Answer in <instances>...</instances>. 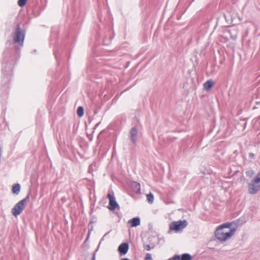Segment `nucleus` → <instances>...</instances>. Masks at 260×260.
Here are the masks:
<instances>
[{"label": "nucleus", "instance_id": "f257e3e1", "mask_svg": "<svg viewBox=\"0 0 260 260\" xmlns=\"http://www.w3.org/2000/svg\"><path fill=\"white\" fill-rule=\"evenodd\" d=\"M26 30L17 23L13 32V43L9 42V47L4 52L2 60V79L0 88V97L4 101L8 99L9 84L13 75V70L20 56V52L23 46Z\"/></svg>", "mask_w": 260, "mask_h": 260}, {"label": "nucleus", "instance_id": "f03ea898", "mask_svg": "<svg viewBox=\"0 0 260 260\" xmlns=\"http://www.w3.org/2000/svg\"><path fill=\"white\" fill-rule=\"evenodd\" d=\"M232 222H226L219 225L215 230V237L220 242H224L231 238L235 234L237 225L231 228Z\"/></svg>", "mask_w": 260, "mask_h": 260}, {"label": "nucleus", "instance_id": "7ed1b4c3", "mask_svg": "<svg viewBox=\"0 0 260 260\" xmlns=\"http://www.w3.org/2000/svg\"><path fill=\"white\" fill-rule=\"evenodd\" d=\"M98 36L96 39L99 41V39L102 37V41L104 45L108 46L111 42L113 37L111 36V30L109 26H104V29H103L101 26H99V31L98 32Z\"/></svg>", "mask_w": 260, "mask_h": 260}, {"label": "nucleus", "instance_id": "20e7f679", "mask_svg": "<svg viewBox=\"0 0 260 260\" xmlns=\"http://www.w3.org/2000/svg\"><path fill=\"white\" fill-rule=\"evenodd\" d=\"M30 193L31 190L29 189V192L26 197L24 199L18 202L12 209L11 213L15 217H16L22 212L23 210L26 206V202L29 199Z\"/></svg>", "mask_w": 260, "mask_h": 260}, {"label": "nucleus", "instance_id": "39448f33", "mask_svg": "<svg viewBox=\"0 0 260 260\" xmlns=\"http://www.w3.org/2000/svg\"><path fill=\"white\" fill-rule=\"evenodd\" d=\"M188 223L186 220H179V221H173L169 225V230L171 231L179 232L187 226Z\"/></svg>", "mask_w": 260, "mask_h": 260}, {"label": "nucleus", "instance_id": "423d86ee", "mask_svg": "<svg viewBox=\"0 0 260 260\" xmlns=\"http://www.w3.org/2000/svg\"><path fill=\"white\" fill-rule=\"evenodd\" d=\"M107 197L109 200V205L108 206V208L111 211H114L116 209H119L120 207L116 201V199L114 196V194H111V193H108L107 195Z\"/></svg>", "mask_w": 260, "mask_h": 260}, {"label": "nucleus", "instance_id": "0eeeda50", "mask_svg": "<svg viewBox=\"0 0 260 260\" xmlns=\"http://www.w3.org/2000/svg\"><path fill=\"white\" fill-rule=\"evenodd\" d=\"M138 135V129L137 127L136 126L132 127L129 132V138L134 144H136L137 142Z\"/></svg>", "mask_w": 260, "mask_h": 260}, {"label": "nucleus", "instance_id": "6e6552de", "mask_svg": "<svg viewBox=\"0 0 260 260\" xmlns=\"http://www.w3.org/2000/svg\"><path fill=\"white\" fill-rule=\"evenodd\" d=\"M260 189V184L254 183L253 182L248 184V191L249 193L251 194H256Z\"/></svg>", "mask_w": 260, "mask_h": 260}, {"label": "nucleus", "instance_id": "1a4fd4ad", "mask_svg": "<svg viewBox=\"0 0 260 260\" xmlns=\"http://www.w3.org/2000/svg\"><path fill=\"white\" fill-rule=\"evenodd\" d=\"M129 249L128 243H123L121 244L118 247V251L120 255H124L126 254Z\"/></svg>", "mask_w": 260, "mask_h": 260}, {"label": "nucleus", "instance_id": "9d476101", "mask_svg": "<svg viewBox=\"0 0 260 260\" xmlns=\"http://www.w3.org/2000/svg\"><path fill=\"white\" fill-rule=\"evenodd\" d=\"M128 223L131 224V227H137L141 223V219L139 217H136L128 221Z\"/></svg>", "mask_w": 260, "mask_h": 260}, {"label": "nucleus", "instance_id": "9b49d317", "mask_svg": "<svg viewBox=\"0 0 260 260\" xmlns=\"http://www.w3.org/2000/svg\"><path fill=\"white\" fill-rule=\"evenodd\" d=\"M131 188L136 193L139 194L141 193V187L139 183L133 181L131 184Z\"/></svg>", "mask_w": 260, "mask_h": 260}, {"label": "nucleus", "instance_id": "f8f14e48", "mask_svg": "<svg viewBox=\"0 0 260 260\" xmlns=\"http://www.w3.org/2000/svg\"><path fill=\"white\" fill-rule=\"evenodd\" d=\"M253 127L255 129H260V116L252 121Z\"/></svg>", "mask_w": 260, "mask_h": 260}, {"label": "nucleus", "instance_id": "ddd939ff", "mask_svg": "<svg viewBox=\"0 0 260 260\" xmlns=\"http://www.w3.org/2000/svg\"><path fill=\"white\" fill-rule=\"evenodd\" d=\"M21 189L20 184L19 183H15L12 185V191L15 194H18L20 192Z\"/></svg>", "mask_w": 260, "mask_h": 260}, {"label": "nucleus", "instance_id": "4468645a", "mask_svg": "<svg viewBox=\"0 0 260 260\" xmlns=\"http://www.w3.org/2000/svg\"><path fill=\"white\" fill-rule=\"evenodd\" d=\"M214 85V82L212 80L207 81L204 83V88L206 90H210Z\"/></svg>", "mask_w": 260, "mask_h": 260}, {"label": "nucleus", "instance_id": "2eb2a0df", "mask_svg": "<svg viewBox=\"0 0 260 260\" xmlns=\"http://www.w3.org/2000/svg\"><path fill=\"white\" fill-rule=\"evenodd\" d=\"M192 256L189 253H183L181 255H179V260H191Z\"/></svg>", "mask_w": 260, "mask_h": 260}, {"label": "nucleus", "instance_id": "dca6fc26", "mask_svg": "<svg viewBox=\"0 0 260 260\" xmlns=\"http://www.w3.org/2000/svg\"><path fill=\"white\" fill-rule=\"evenodd\" d=\"M77 114L79 117H81L84 115V108L82 106H79L77 108Z\"/></svg>", "mask_w": 260, "mask_h": 260}, {"label": "nucleus", "instance_id": "f3484780", "mask_svg": "<svg viewBox=\"0 0 260 260\" xmlns=\"http://www.w3.org/2000/svg\"><path fill=\"white\" fill-rule=\"evenodd\" d=\"M147 200L148 202L150 204H152L154 201V195L152 192H149L147 194Z\"/></svg>", "mask_w": 260, "mask_h": 260}, {"label": "nucleus", "instance_id": "a211bd4d", "mask_svg": "<svg viewBox=\"0 0 260 260\" xmlns=\"http://www.w3.org/2000/svg\"><path fill=\"white\" fill-rule=\"evenodd\" d=\"M251 181L257 184L260 183V172L257 173V175L251 180Z\"/></svg>", "mask_w": 260, "mask_h": 260}, {"label": "nucleus", "instance_id": "6ab92c4d", "mask_svg": "<svg viewBox=\"0 0 260 260\" xmlns=\"http://www.w3.org/2000/svg\"><path fill=\"white\" fill-rule=\"evenodd\" d=\"M143 247H144V248L147 250V251H149L151 250V248H154V247H155V245L154 244H151V245H149V244H143Z\"/></svg>", "mask_w": 260, "mask_h": 260}, {"label": "nucleus", "instance_id": "aec40b11", "mask_svg": "<svg viewBox=\"0 0 260 260\" xmlns=\"http://www.w3.org/2000/svg\"><path fill=\"white\" fill-rule=\"evenodd\" d=\"M245 174L247 177H251L255 174V172L253 170L250 169L246 171Z\"/></svg>", "mask_w": 260, "mask_h": 260}, {"label": "nucleus", "instance_id": "412c9836", "mask_svg": "<svg viewBox=\"0 0 260 260\" xmlns=\"http://www.w3.org/2000/svg\"><path fill=\"white\" fill-rule=\"evenodd\" d=\"M26 2L27 0H18V5L20 7H23L26 5Z\"/></svg>", "mask_w": 260, "mask_h": 260}, {"label": "nucleus", "instance_id": "4be33fe9", "mask_svg": "<svg viewBox=\"0 0 260 260\" xmlns=\"http://www.w3.org/2000/svg\"><path fill=\"white\" fill-rule=\"evenodd\" d=\"M54 56L55 57V58L57 60V64H58V56L59 55V51L58 50V49H56L54 51Z\"/></svg>", "mask_w": 260, "mask_h": 260}, {"label": "nucleus", "instance_id": "5701e85b", "mask_svg": "<svg viewBox=\"0 0 260 260\" xmlns=\"http://www.w3.org/2000/svg\"><path fill=\"white\" fill-rule=\"evenodd\" d=\"M247 118H243V119H240L241 121H244V123L242 124V125L243 126V130H244L246 127L247 124Z\"/></svg>", "mask_w": 260, "mask_h": 260}, {"label": "nucleus", "instance_id": "b1692460", "mask_svg": "<svg viewBox=\"0 0 260 260\" xmlns=\"http://www.w3.org/2000/svg\"><path fill=\"white\" fill-rule=\"evenodd\" d=\"M144 260H152L151 254L149 253H147Z\"/></svg>", "mask_w": 260, "mask_h": 260}, {"label": "nucleus", "instance_id": "393cba45", "mask_svg": "<svg viewBox=\"0 0 260 260\" xmlns=\"http://www.w3.org/2000/svg\"><path fill=\"white\" fill-rule=\"evenodd\" d=\"M168 260H179V255L175 254L173 257L169 258Z\"/></svg>", "mask_w": 260, "mask_h": 260}, {"label": "nucleus", "instance_id": "a878e982", "mask_svg": "<svg viewBox=\"0 0 260 260\" xmlns=\"http://www.w3.org/2000/svg\"><path fill=\"white\" fill-rule=\"evenodd\" d=\"M99 250V247H97L94 252L92 253V257L91 260H95V255L97 251Z\"/></svg>", "mask_w": 260, "mask_h": 260}, {"label": "nucleus", "instance_id": "bb28decb", "mask_svg": "<svg viewBox=\"0 0 260 260\" xmlns=\"http://www.w3.org/2000/svg\"><path fill=\"white\" fill-rule=\"evenodd\" d=\"M108 234V233H106V234L104 235V236L101 238V240H100V242H99V245H98V247H99V248L100 247V245H101V244L102 242L104 240V237H105V236H106Z\"/></svg>", "mask_w": 260, "mask_h": 260}, {"label": "nucleus", "instance_id": "cd10ccee", "mask_svg": "<svg viewBox=\"0 0 260 260\" xmlns=\"http://www.w3.org/2000/svg\"><path fill=\"white\" fill-rule=\"evenodd\" d=\"M249 157L251 159H254L255 158V155L253 153H249Z\"/></svg>", "mask_w": 260, "mask_h": 260}, {"label": "nucleus", "instance_id": "c85d7f7f", "mask_svg": "<svg viewBox=\"0 0 260 260\" xmlns=\"http://www.w3.org/2000/svg\"><path fill=\"white\" fill-rule=\"evenodd\" d=\"M92 230V227H91V228L90 229L88 230V234H87V237L86 238V240H88V239L89 238L90 234V233H91V231Z\"/></svg>", "mask_w": 260, "mask_h": 260}, {"label": "nucleus", "instance_id": "c756f323", "mask_svg": "<svg viewBox=\"0 0 260 260\" xmlns=\"http://www.w3.org/2000/svg\"><path fill=\"white\" fill-rule=\"evenodd\" d=\"M87 72H92L93 69L90 68V67L88 66L87 67Z\"/></svg>", "mask_w": 260, "mask_h": 260}, {"label": "nucleus", "instance_id": "7c9ffc66", "mask_svg": "<svg viewBox=\"0 0 260 260\" xmlns=\"http://www.w3.org/2000/svg\"><path fill=\"white\" fill-rule=\"evenodd\" d=\"M98 17L99 19V20L101 22H102V15L100 12L98 13Z\"/></svg>", "mask_w": 260, "mask_h": 260}, {"label": "nucleus", "instance_id": "2f4dec72", "mask_svg": "<svg viewBox=\"0 0 260 260\" xmlns=\"http://www.w3.org/2000/svg\"><path fill=\"white\" fill-rule=\"evenodd\" d=\"M121 260H131V259H128L127 258H122Z\"/></svg>", "mask_w": 260, "mask_h": 260}, {"label": "nucleus", "instance_id": "473e14b6", "mask_svg": "<svg viewBox=\"0 0 260 260\" xmlns=\"http://www.w3.org/2000/svg\"><path fill=\"white\" fill-rule=\"evenodd\" d=\"M99 123H97V124H96L95 126H98V125H99Z\"/></svg>", "mask_w": 260, "mask_h": 260}, {"label": "nucleus", "instance_id": "72a5a7b5", "mask_svg": "<svg viewBox=\"0 0 260 260\" xmlns=\"http://www.w3.org/2000/svg\"><path fill=\"white\" fill-rule=\"evenodd\" d=\"M194 0H192V1H194Z\"/></svg>", "mask_w": 260, "mask_h": 260}]
</instances>
